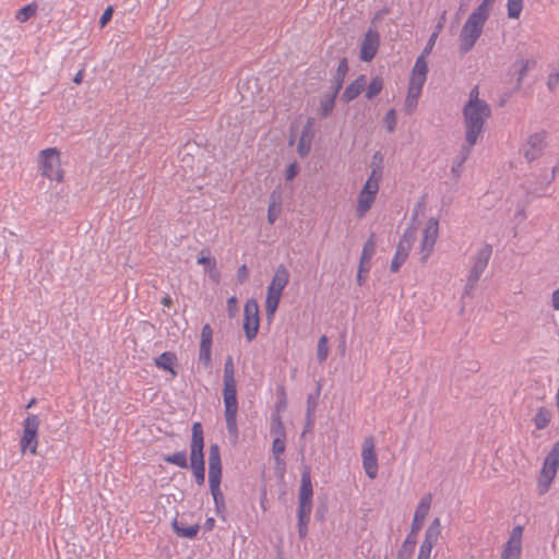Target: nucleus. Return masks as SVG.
Segmentation results:
<instances>
[{"label": "nucleus", "mask_w": 559, "mask_h": 559, "mask_svg": "<svg viewBox=\"0 0 559 559\" xmlns=\"http://www.w3.org/2000/svg\"><path fill=\"white\" fill-rule=\"evenodd\" d=\"M495 1L496 0H483L468 15L459 35V48L462 53L471 51L481 36Z\"/></svg>", "instance_id": "f03ea898"}, {"label": "nucleus", "mask_w": 559, "mask_h": 559, "mask_svg": "<svg viewBox=\"0 0 559 559\" xmlns=\"http://www.w3.org/2000/svg\"><path fill=\"white\" fill-rule=\"evenodd\" d=\"M289 277V272L285 265L281 264L276 267L266 292L265 312L269 319L274 317Z\"/></svg>", "instance_id": "423d86ee"}, {"label": "nucleus", "mask_w": 559, "mask_h": 559, "mask_svg": "<svg viewBox=\"0 0 559 559\" xmlns=\"http://www.w3.org/2000/svg\"><path fill=\"white\" fill-rule=\"evenodd\" d=\"M417 104H418V98L409 96V95H406V98H405V110L408 114H411V112H413L415 110V108L417 107Z\"/></svg>", "instance_id": "09e8293b"}, {"label": "nucleus", "mask_w": 559, "mask_h": 559, "mask_svg": "<svg viewBox=\"0 0 559 559\" xmlns=\"http://www.w3.org/2000/svg\"><path fill=\"white\" fill-rule=\"evenodd\" d=\"M415 238H416L415 227L406 228L397 243L396 252L391 262V271L392 272H397L400 270V267L402 266V264L406 261V259L409 254V251L413 247Z\"/></svg>", "instance_id": "4468645a"}, {"label": "nucleus", "mask_w": 559, "mask_h": 559, "mask_svg": "<svg viewBox=\"0 0 559 559\" xmlns=\"http://www.w3.org/2000/svg\"><path fill=\"white\" fill-rule=\"evenodd\" d=\"M438 38V32H433L428 39V43L418 58H423L426 61V57L430 55Z\"/></svg>", "instance_id": "c03bdc74"}, {"label": "nucleus", "mask_w": 559, "mask_h": 559, "mask_svg": "<svg viewBox=\"0 0 559 559\" xmlns=\"http://www.w3.org/2000/svg\"><path fill=\"white\" fill-rule=\"evenodd\" d=\"M382 177V166L380 163H373L371 171L357 195L355 213L358 218L365 217L373 206L380 189Z\"/></svg>", "instance_id": "20e7f679"}, {"label": "nucleus", "mask_w": 559, "mask_h": 559, "mask_svg": "<svg viewBox=\"0 0 559 559\" xmlns=\"http://www.w3.org/2000/svg\"><path fill=\"white\" fill-rule=\"evenodd\" d=\"M552 413L547 407H539L533 418V423L536 429L542 430L545 429L549 423L551 421Z\"/></svg>", "instance_id": "cd10ccee"}, {"label": "nucleus", "mask_w": 559, "mask_h": 559, "mask_svg": "<svg viewBox=\"0 0 559 559\" xmlns=\"http://www.w3.org/2000/svg\"><path fill=\"white\" fill-rule=\"evenodd\" d=\"M312 139V121L309 119L300 133L297 144V153L299 154L300 157H305L309 154L311 150Z\"/></svg>", "instance_id": "b1692460"}, {"label": "nucleus", "mask_w": 559, "mask_h": 559, "mask_svg": "<svg viewBox=\"0 0 559 559\" xmlns=\"http://www.w3.org/2000/svg\"><path fill=\"white\" fill-rule=\"evenodd\" d=\"M473 146H469L466 142L462 145L460 154L457 158L453 162L451 167V174L454 178L459 179L462 175L463 165L469 157L471 151Z\"/></svg>", "instance_id": "a878e982"}, {"label": "nucleus", "mask_w": 559, "mask_h": 559, "mask_svg": "<svg viewBox=\"0 0 559 559\" xmlns=\"http://www.w3.org/2000/svg\"><path fill=\"white\" fill-rule=\"evenodd\" d=\"M310 514L311 512L304 513L302 510H298V533L301 538H304L308 533Z\"/></svg>", "instance_id": "4c0bfd02"}, {"label": "nucleus", "mask_w": 559, "mask_h": 559, "mask_svg": "<svg viewBox=\"0 0 559 559\" xmlns=\"http://www.w3.org/2000/svg\"><path fill=\"white\" fill-rule=\"evenodd\" d=\"M175 361V355L168 352H165L160 354L156 359L155 364L157 367L170 371L174 376L176 374L175 370L173 369V365Z\"/></svg>", "instance_id": "7c9ffc66"}, {"label": "nucleus", "mask_w": 559, "mask_h": 559, "mask_svg": "<svg viewBox=\"0 0 559 559\" xmlns=\"http://www.w3.org/2000/svg\"><path fill=\"white\" fill-rule=\"evenodd\" d=\"M555 174H556V167H554V168H552L551 177H550V179H549L548 183H549L551 180H554V178H555Z\"/></svg>", "instance_id": "680f3d73"}, {"label": "nucleus", "mask_w": 559, "mask_h": 559, "mask_svg": "<svg viewBox=\"0 0 559 559\" xmlns=\"http://www.w3.org/2000/svg\"><path fill=\"white\" fill-rule=\"evenodd\" d=\"M384 124L389 132H393L396 127V112L394 109H390L384 116Z\"/></svg>", "instance_id": "37998d69"}, {"label": "nucleus", "mask_w": 559, "mask_h": 559, "mask_svg": "<svg viewBox=\"0 0 559 559\" xmlns=\"http://www.w3.org/2000/svg\"><path fill=\"white\" fill-rule=\"evenodd\" d=\"M36 11H37V5L36 3H29L23 8H21L16 14H15V19L16 21H19L20 23H24L26 22L27 20H29L32 16H34L36 14Z\"/></svg>", "instance_id": "72a5a7b5"}, {"label": "nucleus", "mask_w": 559, "mask_h": 559, "mask_svg": "<svg viewBox=\"0 0 559 559\" xmlns=\"http://www.w3.org/2000/svg\"><path fill=\"white\" fill-rule=\"evenodd\" d=\"M407 543H409V544H415V540H414V539H411V536H408V537L406 538V540H405V544H407Z\"/></svg>", "instance_id": "e2e57ef3"}, {"label": "nucleus", "mask_w": 559, "mask_h": 559, "mask_svg": "<svg viewBox=\"0 0 559 559\" xmlns=\"http://www.w3.org/2000/svg\"><path fill=\"white\" fill-rule=\"evenodd\" d=\"M83 80V71H79L74 79H73V82L76 83V84H80Z\"/></svg>", "instance_id": "5fc2aeb1"}, {"label": "nucleus", "mask_w": 559, "mask_h": 559, "mask_svg": "<svg viewBox=\"0 0 559 559\" xmlns=\"http://www.w3.org/2000/svg\"><path fill=\"white\" fill-rule=\"evenodd\" d=\"M198 264H202L205 266V271L209 272V271H215V267H216V261L215 259H212L210 257H200L198 259Z\"/></svg>", "instance_id": "49530a36"}, {"label": "nucleus", "mask_w": 559, "mask_h": 559, "mask_svg": "<svg viewBox=\"0 0 559 559\" xmlns=\"http://www.w3.org/2000/svg\"><path fill=\"white\" fill-rule=\"evenodd\" d=\"M382 88H383V81H382V79L380 76L373 78L371 80V82L369 83V85L367 86L366 97L368 99H372L378 94H380Z\"/></svg>", "instance_id": "c9c22d12"}, {"label": "nucleus", "mask_w": 559, "mask_h": 559, "mask_svg": "<svg viewBox=\"0 0 559 559\" xmlns=\"http://www.w3.org/2000/svg\"><path fill=\"white\" fill-rule=\"evenodd\" d=\"M337 93L338 92L335 90L332 95L321 100L320 110L323 117H326L332 112Z\"/></svg>", "instance_id": "e433bc0d"}, {"label": "nucleus", "mask_w": 559, "mask_h": 559, "mask_svg": "<svg viewBox=\"0 0 559 559\" xmlns=\"http://www.w3.org/2000/svg\"><path fill=\"white\" fill-rule=\"evenodd\" d=\"M222 462L217 444H212L209 452V483L214 503L217 509L224 507V495L221 490Z\"/></svg>", "instance_id": "6e6552de"}, {"label": "nucleus", "mask_w": 559, "mask_h": 559, "mask_svg": "<svg viewBox=\"0 0 559 559\" xmlns=\"http://www.w3.org/2000/svg\"><path fill=\"white\" fill-rule=\"evenodd\" d=\"M491 109L486 100L479 98L478 86H474L468 94V102L463 107L465 128V142L474 146L481 138L487 119Z\"/></svg>", "instance_id": "f257e3e1"}, {"label": "nucleus", "mask_w": 559, "mask_h": 559, "mask_svg": "<svg viewBox=\"0 0 559 559\" xmlns=\"http://www.w3.org/2000/svg\"><path fill=\"white\" fill-rule=\"evenodd\" d=\"M537 63L536 58L519 59L515 61L514 67H518V83L520 84L527 73L535 68Z\"/></svg>", "instance_id": "bb28decb"}, {"label": "nucleus", "mask_w": 559, "mask_h": 559, "mask_svg": "<svg viewBox=\"0 0 559 559\" xmlns=\"http://www.w3.org/2000/svg\"><path fill=\"white\" fill-rule=\"evenodd\" d=\"M260 325L259 305L255 299H248L243 308V331L246 337L251 342L258 334Z\"/></svg>", "instance_id": "dca6fc26"}, {"label": "nucleus", "mask_w": 559, "mask_h": 559, "mask_svg": "<svg viewBox=\"0 0 559 559\" xmlns=\"http://www.w3.org/2000/svg\"><path fill=\"white\" fill-rule=\"evenodd\" d=\"M214 522H215V521H214V519H212V518L207 519V520L205 521V527H206L207 530H212V528H213V526H214Z\"/></svg>", "instance_id": "4d7b16f0"}, {"label": "nucleus", "mask_w": 559, "mask_h": 559, "mask_svg": "<svg viewBox=\"0 0 559 559\" xmlns=\"http://www.w3.org/2000/svg\"><path fill=\"white\" fill-rule=\"evenodd\" d=\"M357 281H358V284L361 285L362 284V273L358 272L357 274Z\"/></svg>", "instance_id": "bf43d9fd"}, {"label": "nucleus", "mask_w": 559, "mask_h": 559, "mask_svg": "<svg viewBox=\"0 0 559 559\" xmlns=\"http://www.w3.org/2000/svg\"><path fill=\"white\" fill-rule=\"evenodd\" d=\"M236 305H237V298L235 296L229 297L227 300L228 310L229 311L235 310Z\"/></svg>", "instance_id": "603ef678"}, {"label": "nucleus", "mask_w": 559, "mask_h": 559, "mask_svg": "<svg viewBox=\"0 0 559 559\" xmlns=\"http://www.w3.org/2000/svg\"><path fill=\"white\" fill-rule=\"evenodd\" d=\"M374 448L373 437H366L362 442L361 460L364 471L370 479H374L378 475V459Z\"/></svg>", "instance_id": "f3484780"}, {"label": "nucleus", "mask_w": 559, "mask_h": 559, "mask_svg": "<svg viewBox=\"0 0 559 559\" xmlns=\"http://www.w3.org/2000/svg\"><path fill=\"white\" fill-rule=\"evenodd\" d=\"M427 74H428L427 61H424L423 58H417L416 62L412 69V72H411L407 95L419 99L421 92H423V87L427 80Z\"/></svg>", "instance_id": "2eb2a0df"}, {"label": "nucleus", "mask_w": 559, "mask_h": 559, "mask_svg": "<svg viewBox=\"0 0 559 559\" xmlns=\"http://www.w3.org/2000/svg\"><path fill=\"white\" fill-rule=\"evenodd\" d=\"M347 70H348L347 60L346 59L341 60V62L338 63V67H337V76H336V86H335L336 92H338L340 88L342 87L343 80H344V76H345Z\"/></svg>", "instance_id": "79ce46f5"}, {"label": "nucleus", "mask_w": 559, "mask_h": 559, "mask_svg": "<svg viewBox=\"0 0 559 559\" xmlns=\"http://www.w3.org/2000/svg\"><path fill=\"white\" fill-rule=\"evenodd\" d=\"M112 16V8L108 7L102 14L99 19V24L102 27H104L111 19Z\"/></svg>", "instance_id": "8fccbe9b"}, {"label": "nucleus", "mask_w": 559, "mask_h": 559, "mask_svg": "<svg viewBox=\"0 0 559 559\" xmlns=\"http://www.w3.org/2000/svg\"><path fill=\"white\" fill-rule=\"evenodd\" d=\"M524 7V0H507L508 17L516 20L520 17Z\"/></svg>", "instance_id": "2f4dec72"}, {"label": "nucleus", "mask_w": 559, "mask_h": 559, "mask_svg": "<svg viewBox=\"0 0 559 559\" xmlns=\"http://www.w3.org/2000/svg\"><path fill=\"white\" fill-rule=\"evenodd\" d=\"M441 27H442V25H441V24H438L437 29H436L435 32H438V33H439V31L441 29Z\"/></svg>", "instance_id": "338daca9"}, {"label": "nucleus", "mask_w": 559, "mask_h": 559, "mask_svg": "<svg viewBox=\"0 0 559 559\" xmlns=\"http://www.w3.org/2000/svg\"><path fill=\"white\" fill-rule=\"evenodd\" d=\"M523 526L516 525L510 532L509 538L501 552V559H521Z\"/></svg>", "instance_id": "a211bd4d"}, {"label": "nucleus", "mask_w": 559, "mask_h": 559, "mask_svg": "<svg viewBox=\"0 0 559 559\" xmlns=\"http://www.w3.org/2000/svg\"><path fill=\"white\" fill-rule=\"evenodd\" d=\"M559 85V68L549 73L547 79V87L549 91H555Z\"/></svg>", "instance_id": "a18cd8bd"}, {"label": "nucleus", "mask_w": 559, "mask_h": 559, "mask_svg": "<svg viewBox=\"0 0 559 559\" xmlns=\"http://www.w3.org/2000/svg\"><path fill=\"white\" fill-rule=\"evenodd\" d=\"M379 34L372 29H369L361 44L360 59L362 61H371L376 56L379 48Z\"/></svg>", "instance_id": "5701e85b"}, {"label": "nucleus", "mask_w": 559, "mask_h": 559, "mask_svg": "<svg viewBox=\"0 0 559 559\" xmlns=\"http://www.w3.org/2000/svg\"><path fill=\"white\" fill-rule=\"evenodd\" d=\"M299 173V166L296 162L289 164L285 171V178L286 180H293L297 174Z\"/></svg>", "instance_id": "de8ad7c7"}, {"label": "nucleus", "mask_w": 559, "mask_h": 559, "mask_svg": "<svg viewBox=\"0 0 559 559\" xmlns=\"http://www.w3.org/2000/svg\"><path fill=\"white\" fill-rule=\"evenodd\" d=\"M224 405H225V419L226 428L233 443L238 440V426H237V383L235 379V370L231 358H228L224 367Z\"/></svg>", "instance_id": "7ed1b4c3"}, {"label": "nucleus", "mask_w": 559, "mask_h": 559, "mask_svg": "<svg viewBox=\"0 0 559 559\" xmlns=\"http://www.w3.org/2000/svg\"><path fill=\"white\" fill-rule=\"evenodd\" d=\"M249 276L247 265H241L237 271V281L242 284L247 281Z\"/></svg>", "instance_id": "3c124183"}, {"label": "nucleus", "mask_w": 559, "mask_h": 559, "mask_svg": "<svg viewBox=\"0 0 559 559\" xmlns=\"http://www.w3.org/2000/svg\"><path fill=\"white\" fill-rule=\"evenodd\" d=\"M556 406H557V409H558V413H559V388H558V391L556 393Z\"/></svg>", "instance_id": "13d9d810"}, {"label": "nucleus", "mask_w": 559, "mask_h": 559, "mask_svg": "<svg viewBox=\"0 0 559 559\" xmlns=\"http://www.w3.org/2000/svg\"><path fill=\"white\" fill-rule=\"evenodd\" d=\"M432 497L431 495H425L420 498L412 521L411 531L412 534L419 532L423 527L424 521L428 515L431 508Z\"/></svg>", "instance_id": "4be33fe9"}, {"label": "nucleus", "mask_w": 559, "mask_h": 559, "mask_svg": "<svg viewBox=\"0 0 559 559\" xmlns=\"http://www.w3.org/2000/svg\"><path fill=\"white\" fill-rule=\"evenodd\" d=\"M367 85V80L365 75H359L353 83H350L342 94V99L346 103L355 99Z\"/></svg>", "instance_id": "393cba45"}, {"label": "nucleus", "mask_w": 559, "mask_h": 559, "mask_svg": "<svg viewBox=\"0 0 559 559\" xmlns=\"http://www.w3.org/2000/svg\"><path fill=\"white\" fill-rule=\"evenodd\" d=\"M271 435L274 438H286L285 426L280 415L272 416Z\"/></svg>", "instance_id": "f704fd0d"}, {"label": "nucleus", "mask_w": 559, "mask_h": 559, "mask_svg": "<svg viewBox=\"0 0 559 559\" xmlns=\"http://www.w3.org/2000/svg\"><path fill=\"white\" fill-rule=\"evenodd\" d=\"M280 195L273 192L270 197V204L267 209V221L270 224H274L281 214Z\"/></svg>", "instance_id": "c85d7f7f"}, {"label": "nucleus", "mask_w": 559, "mask_h": 559, "mask_svg": "<svg viewBox=\"0 0 559 559\" xmlns=\"http://www.w3.org/2000/svg\"><path fill=\"white\" fill-rule=\"evenodd\" d=\"M39 163L44 177L61 182L63 171L61 169L60 152L56 147L45 148L39 152Z\"/></svg>", "instance_id": "9b49d317"}, {"label": "nucleus", "mask_w": 559, "mask_h": 559, "mask_svg": "<svg viewBox=\"0 0 559 559\" xmlns=\"http://www.w3.org/2000/svg\"><path fill=\"white\" fill-rule=\"evenodd\" d=\"M546 138L547 133L545 131H539L528 136L523 147L524 157L528 162L537 159L543 154L546 147Z\"/></svg>", "instance_id": "6ab92c4d"}, {"label": "nucleus", "mask_w": 559, "mask_h": 559, "mask_svg": "<svg viewBox=\"0 0 559 559\" xmlns=\"http://www.w3.org/2000/svg\"><path fill=\"white\" fill-rule=\"evenodd\" d=\"M210 273V277L215 282L217 283L219 281V273L217 272V270L215 269V271H209Z\"/></svg>", "instance_id": "864d4df0"}, {"label": "nucleus", "mask_w": 559, "mask_h": 559, "mask_svg": "<svg viewBox=\"0 0 559 559\" xmlns=\"http://www.w3.org/2000/svg\"><path fill=\"white\" fill-rule=\"evenodd\" d=\"M518 214L521 216V219H523V218H524V212H523V210L519 211V213H518Z\"/></svg>", "instance_id": "69168bd1"}, {"label": "nucleus", "mask_w": 559, "mask_h": 559, "mask_svg": "<svg viewBox=\"0 0 559 559\" xmlns=\"http://www.w3.org/2000/svg\"><path fill=\"white\" fill-rule=\"evenodd\" d=\"M491 254L492 246L489 243H484L473 255L472 265L468 271L463 296H471L473 294L479 278L488 266Z\"/></svg>", "instance_id": "0eeeda50"}, {"label": "nucleus", "mask_w": 559, "mask_h": 559, "mask_svg": "<svg viewBox=\"0 0 559 559\" xmlns=\"http://www.w3.org/2000/svg\"><path fill=\"white\" fill-rule=\"evenodd\" d=\"M212 338L213 331L210 324H204L201 330V341L199 348V360L210 367L212 362Z\"/></svg>", "instance_id": "412c9836"}, {"label": "nucleus", "mask_w": 559, "mask_h": 559, "mask_svg": "<svg viewBox=\"0 0 559 559\" xmlns=\"http://www.w3.org/2000/svg\"><path fill=\"white\" fill-rule=\"evenodd\" d=\"M286 448V438H274L272 444V452L276 462L280 461V456L285 452Z\"/></svg>", "instance_id": "a19ab883"}, {"label": "nucleus", "mask_w": 559, "mask_h": 559, "mask_svg": "<svg viewBox=\"0 0 559 559\" xmlns=\"http://www.w3.org/2000/svg\"><path fill=\"white\" fill-rule=\"evenodd\" d=\"M40 420L37 415L28 414L23 420V435L20 440L22 453L28 451L36 454L38 447V429Z\"/></svg>", "instance_id": "f8f14e48"}, {"label": "nucleus", "mask_w": 559, "mask_h": 559, "mask_svg": "<svg viewBox=\"0 0 559 559\" xmlns=\"http://www.w3.org/2000/svg\"><path fill=\"white\" fill-rule=\"evenodd\" d=\"M312 495L313 490L310 472L306 469L301 474L298 510H302L304 513L312 511Z\"/></svg>", "instance_id": "aec40b11"}, {"label": "nucleus", "mask_w": 559, "mask_h": 559, "mask_svg": "<svg viewBox=\"0 0 559 559\" xmlns=\"http://www.w3.org/2000/svg\"><path fill=\"white\" fill-rule=\"evenodd\" d=\"M329 355V345H328V337L325 335H322L318 341L317 346V357L320 362H323L326 360Z\"/></svg>", "instance_id": "ea45409f"}, {"label": "nucleus", "mask_w": 559, "mask_h": 559, "mask_svg": "<svg viewBox=\"0 0 559 559\" xmlns=\"http://www.w3.org/2000/svg\"><path fill=\"white\" fill-rule=\"evenodd\" d=\"M164 461L169 463V464H174L178 467H181V468H187L189 465H188V459H187V454L185 451H179V452H176L174 454H170V455H166L164 457Z\"/></svg>", "instance_id": "473e14b6"}, {"label": "nucleus", "mask_w": 559, "mask_h": 559, "mask_svg": "<svg viewBox=\"0 0 559 559\" xmlns=\"http://www.w3.org/2000/svg\"><path fill=\"white\" fill-rule=\"evenodd\" d=\"M173 527L178 536L185 538L195 537L200 528L198 524L190 526H181L176 520L173 522Z\"/></svg>", "instance_id": "c756f323"}, {"label": "nucleus", "mask_w": 559, "mask_h": 559, "mask_svg": "<svg viewBox=\"0 0 559 559\" xmlns=\"http://www.w3.org/2000/svg\"><path fill=\"white\" fill-rule=\"evenodd\" d=\"M559 467V440L552 445L550 452L544 460V464L537 481L539 495H545L557 475Z\"/></svg>", "instance_id": "1a4fd4ad"}, {"label": "nucleus", "mask_w": 559, "mask_h": 559, "mask_svg": "<svg viewBox=\"0 0 559 559\" xmlns=\"http://www.w3.org/2000/svg\"><path fill=\"white\" fill-rule=\"evenodd\" d=\"M442 525L439 518L431 521L425 532L424 540L421 542L416 559H431L433 547L438 544L441 536Z\"/></svg>", "instance_id": "ddd939ff"}, {"label": "nucleus", "mask_w": 559, "mask_h": 559, "mask_svg": "<svg viewBox=\"0 0 559 559\" xmlns=\"http://www.w3.org/2000/svg\"><path fill=\"white\" fill-rule=\"evenodd\" d=\"M170 301H171V300H170V298H169V297H165V298L163 299V304H164L165 306H169V305H170Z\"/></svg>", "instance_id": "052dcab7"}, {"label": "nucleus", "mask_w": 559, "mask_h": 559, "mask_svg": "<svg viewBox=\"0 0 559 559\" xmlns=\"http://www.w3.org/2000/svg\"><path fill=\"white\" fill-rule=\"evenodd\" d=\"M368 271H369V263H362L360 261L358 272L364 273V272H368Z\"/></svg>", "instance_id": "6e6d98bb"}, {"label": "nucleus", "mask_w": 559, "mask_h": 559, "mask_svg": "<svg viewBox=\"0 0 559 559\" xmlns=\"http://www.w3.org/2000/svg\"><path fill=\"white\" fill-rule=\"evenodd\" d=\"M374 252H376V242L372 238H370L364 245L361 258H360L361 262L370 263V260L373 257Z\"/></svg>", "instance_id": "58836bf2"}, {"label": "nucleus", "mask_w": 559, "mask_h": 559, "mask_svg": "<svg viewBox=\"0 0 559 559\" xmlns=\"http://www.w3.org/2000/svg\"><path fill=\"white\" fill-rule=\"evenodd\" d=\"M439 237V221L435 217H430L426 221L425 225L420 230V240L418 247V253L420 261L426 263L435 250V245Z\"/></svg>", "instance_id": "9d476101"}, {"label": "nucleus", "mask_w": 559, "mask_h": 559, "mask_svg": "<svg viewBox=\"0 0 559 559\" xmlns=\"http://www.w3.org/2000/svg\"><path fill=\"white\" fill-rule=\"evenodd\" d=\"M203 448L204 436L202 425L194 423L191 428L190 466L198 485H203L205 480Z\"/></svg>", "instance_id": "39448f33"}, {"label": "nucleus", "mask_w": 559, "mask_h": 559, "mask_svg": "<svg viewBox=\"0 0 559 559\" xmlns=\"http://www.w3.org/2000/svg\"><path fill=\"white\" fill-rule=\"evenodd\" d=\"M35 404V400H31L29 403L27 404V408H31L33 405Z\"/></svg>", "instance_id": "0e129e2a"}]
</instances>
